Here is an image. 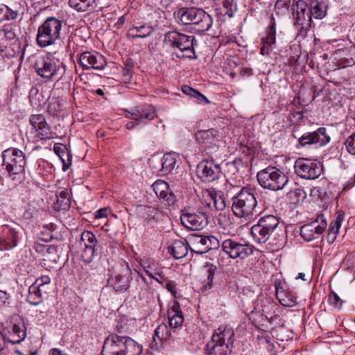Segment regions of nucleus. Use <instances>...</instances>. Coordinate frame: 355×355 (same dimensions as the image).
I'll return each instance as SVG.
<instances>
[{
	"instance_id": "f257e3e1",
	"label": "nucleus",
	"mask_w": 355,
	"mask_h": 355,
	"mask_svg": "<svg viewBox=\"0 0 355 355\" xmlns=\"http://www.w3.org/2000/svg\"><path fill=\"white\" fill-rule=\"evenodd\" d=\"M142 347L126 336L110 334L104 340L102 355H140Z\"/></svg>"
},
{
	"instance_id": "f03ea898",
	"label": "nucleus",
	"mask_w": 355,
	"mask_h": 355,
	"mask_svg": "<svg viewBox=\"0 0 355 355\" xmlns=\"http://www.w3.org/2000/svg\"><path fill=\"white\" fill-rule=\"evenodd\" d=\"M232 201V210L238 218L251 220L261 212L254 194L247 188L241 189Z\"/></svg>"
},
{
	"instance_id": "7ed1b4c3",
	"label": "nucleus",
	"mask_w": 355,
	"mask_h": 355,
	"mask_svg": "<svg viewBox=\"0 0 355 355\" xmlns=\"http://www.w3.org/2000/svg\"><path fill=\"white\" fill-rule=\"evenodd\" d=\"M177 22L183 25H193L198 32L208 31L212 26V17L205 10L197 8H180L174 12Z\"/></svg>"
},
{
	"instance_id": "20e7f679",
	"label": "nucleus",
	"mask_w": 355,
	"mask_h": 355,
	"mask_svg": "<svg viewBox=\"0 0 355 355\" xmlns=\"http://www.w3.org/2000/svg\"><path fill=\"white\" fill-rule=\"evenodd\" d=\"M234 331L227 327L214 331L206 346L207 355H230L234 343Z\"/></svg>"
},
{
	"instance_id": "39448f33",
	"label": "nucleus",
	"mask_w": 355,
	"mask_h": 355,
	"mask_svg": "<svg viewBox=\"0 0 355 355\" xmlns=\"http://www.w3.org/2000/svg\"><path fill=\"white\" fill-rule=\"evenodd\" d=\"M62 21L55 17H48L37 29V44L42 47L53 45L60 38Z\"/></svg>"
},
{
	"instance_id": "423d86ee",
	"label": "nucleus",
	"mask_w": 355,
	"mask_h": 355,
	"mask_svg": "<svg viewBox=\"0 0 355 355\" xmlns=\"http://www.w3.org/2000/svg\"><path fill=\"white\" fill-rule=\"evenodd\" d=\"M259 184L266 189L273 191H280L289 182L288 175L276 166H269L257 174Z\"/></svg>"
},
{
	"instance_id": "0eeeda50",
	"label": "nucleus",
	"mask_w": 355,
	"mask_h": 355,
	"mask_svg": "<svg viewBox=\"0 0 355 355\" xmlns=\"http://www.w3.org/2000/svg\"><path fill=\"white\" fill-rule=\"evenodd\" d=\"M195 37L177 31H168L164 35V44L171 47L179 49L182 53L185 52V55L182 57L194 58H196L193 49Z\"/></svg>"
},
{
	"instance_id": "6e6552de",
	"label": "nucleus",
	"mask_w": 355,
	"mask_h": 355,
	"mask_svg": "<svg viewBox=\"0 0 355 355\" xmlns=\"http://www.w3.org/2000/svg\"><path fill=\"white\" fill-rule=\"evenodd\" d=\"M223 252L231 259L243 260L253 254L254 246L243 239H225L221 244Z\"/></svg>"
},
{
	"instance_id": "1a4fd4ad",
	"label": "nucleus",
	"mask_w": 355,
	"mask_h": 355,
	"mask_svg": "<svg viewBox=\"0 0 355 355\" xmlns=\"http://www.w3.org/2000/svg\"><path fill=\"white\" fill-rule=\"evenodd\" d=\"M26 157L24 153L17 148H9L3 153V165L10 174L17 175L24 171Z\"/></svg>"
},
{
	"instance_id": "9d476101",
	"label": "nucleus",
	"mask_w": 355,
	"mask_h": 355,
	"mask_svg": "<svg viewBox=\"0 0 355 355\" xmlns=\"http://www.w3.org/2000/svg\"><path fill=\"white\" fill-rule=\"evenodd\" d=\"M20 51L15 33L8 28H0V53L3 58H14Z\"/></svg>"
},
{
	"instance_id": "9b49d317",
	"label": "nucleus",
	"mask_w": 355,
	"mask_h": 355,
	"mask_svg": "<svg viewBox=\"0 0 355 355\" xmlns=\"http://www.w3.org/2000/svg\"><path fill=\"white\" fill-rule=\"evenodd\" d=\"M35 69L37 73L43 78L52 79L57 77L60 71H64L65 67L57 62L50 56H39L35 62Z\"/></svg>"
},
{
	"instance_id": "f8f14e48",
	"label": "nucleus",
	"mask_w": 355,
	"mask_h": 355,
	"mask_svg": "<svg viewBox=\"0 0 355 355\" xmlns=\"http://www.w3.org/2000/svg\"><path fill=\"white\" fill-rule=\"evenodd\" d=\"M209 216L206 211H198L191 212L183 211L180 216L182 224L187 229L200 230L205 227L209 223Z\"/></svg>"
},
{
	"instance_id": "ddd939ff",
	"label": "nucleus",
	"mask_w": 355,
	"mask_h": 355,
	"mask_svg": "<svg viewBox=\"0 0 355 355\" xmlns=\"http://www.w3.org/2000/svg\"><path fill=\"white\" fill-rule=\"evenodd\" d=\"M295 171L301 178L314 180L320 175L322 169L318 163L302 158L295 162Z\"/></svg>"
},
{
	"instance_id": "4468645a",
	"label": "nucleus",
	"mask_w": 355,
	"mask_h": 355,
	"mask_svg": "<svg viewBox=\"0 0 355 355\" xmlns=\"http://www.w3.org/2000/svg\"><path fill=\"white\" fill-rule=\"evenodd\" d=\"M277 304L266 295H260L254 302L252 315L260 314L263 320H272L275 315Z\"/></svg>"
},
{
	"instance_id": "2eb2a0df",
	"label": "nucleus",
	"mask_w": 355,
	"mask_h": 355,
	"mask_svg": "<svg viewBox=\"0 0 355 355\" xmlns=\"http://www.w3.org/2000/svg\"><path fill=\"white\" fill-rule=\"evenodd\" d=\"M219 246L218 240L214 236L193 235L189 238V247L196 254H203Z\"/></svg>"
},
{
	"instance_id": "dca6fc26",
	"label": "nucleus",
	"mask_w": 355,
	"mask_h": 355,
	"mask_svg": "<svg viewBox=\"0 0 355 355\" xmlns=\"http://www.w3.org/2000/svg\"><path fill=\"white\" fill-rule=\"evenodd\" d=\"M197 175L205 182H211L218 178L220 168L211 159H203L197 166Z\"/></svg>"
},
{
	"instance_id": "f3484780",
	"label": "nucleus",
	"mask_w": 355,
	"mask_h": 355,
	"mask_svg": "<svg viewBox=\"0 0 355 355\" xmlns=\"http://www.w3.org/2000/svg\"><path fill=\"white\" fill-rule=\"evenodd\" d=\"M330 141V137L327 133L325 128H319L315 131L305 132L298 138V144L302 147H306L312 144L324 146Z\"/></svg>"
},
{
	"instance_id": "a211bd4d",
	"label": "nucleus",
	"mask_w": 355,
	"mask_h": 355,
	"mask_svg": "<svg viewBox=\"0 0 355 355\" xmlns=\"http://www.w3.org/2000/svg\"><path fill=\"white\" fill-rule=\"evenodd\" d=\"M79 64L84 69H103L107 64L106 59L98 53L85 51L79 57Z\"/></svg>"
},
{
	"instance_id": "6ab92c4d",
	"label": "nucleus",
	"mask_w": 355,
	"mask_h": 355,
	"mask_svg": "<svg viewBox=\"0 0 355 355\" xmlns=\"http://www.w3.org/2000/svg\"><path fill=\"white\" fill-rule=\"evenodd\" d=\"M97 240L95 235L89 231H84L80 237V245L84 248V251L82 254V259L86 263H89L92 261L95 254V246Z\"/></svg>"
},
{
	"instance_id": "aec40b11",
	"label": "nucleus",
	"mask_w": 355,
	"mask_h": 355,
	"mask_svg": "<svg viewBox=\"0 0 355 355\" xmlns=\"http://www.w3.org/2000/svg\"><path fill=\"white\" fill-rule=\"evenodd\" d=\"M156 116L155 109L150 105L137 107L132 111H125V117L137 120L140 125H146Z\"/></svg>"
},
{
	"instance_id": "412c9836",
	"label": "nucleus",
	"mask_w": 355,
	"mask_h": 355,
	"mask_svg": "<svg viewBox=\"0 0 355 355\" xmlns=\"http://www.w3.org/2000/svg\"><path fill=\"white\" fill-rule=\"evenodd\" d=\"M19 232L9 225H4L0 236V250H9L17 246Z\"/></svg>"
},
{
	"instance_id": "4be33fe9",
	"label": "nucleus",
	"mask_w": 355,
	"mask_h": 355,
	"mask_svg": "<svg viewBox=\"0 0 355 355\" xmlns=\"http://www.w3.org/2000/svg\"><path fill=\"white\" fill-rule=\"evenodd\" d=\"M275 294L279 302L284 306L292 307L297 304V297L295 293L282 283L275 284Z\"/></svg>"
},
{
	"instance_id": "5701e85b",
	"label": "nucleus",
	"mask_w": 355,
	"mask_h": 355,
	"mask_svg": "<svg viewBox=\"0 0 355 355\" xmlns=\"http://www.w3.org/2000/svg\"><path fill=\"white\" fill-rule=\"evenodd\" d=\"M334 57L340 67H352L355 64V47L350 46L338 49L334 51Z\"/></svg>"
},
{
	"instance_id": "b1692460",
	"label": "nucleus",
	"mask_w": 355,
	"mask_h": 355,
	"mask_svg": "<svg viewBox=\"0 0 355 355\" xmlns=\"http://www.w3.org/2000/svg\"><path fill=\"white\" fill-rule=\"evenodd\" d=\"M202 204L210 211H223L226 207L224 196L216 191H207L203 195Z\"/></svg>"
},
{
	"instance_id": "393cba45",
	"label": "nucleus",
	"mask_w": 355,
	"mask_h": 355,
	"mask_svg": "<svg viewBox=\"0 0 355 355\" xmlns=\"http://www.w3.org/2000/svg\"><path fill=\"white\" fill-rule=\"evenodd\" d=\"M30 123L38 133L40 139H49L53 137L49 125L42 114H33L30 117Z\"/></svg>"
},
{
	"instance_id": "a878e982",
	"label": "nucleus",
	"mask_w": 355,
	"mask_h": 355,
	"mask_svg": "<svg viewBox=\"0 0 355 355\" xmlns=\"http://www.w3.org/2000/svg\"><path fill=\"white\" fill-rule=\"evenodd\" d=\"M196 139L200 146L209 148L216 146L220 139V135L217 130L211 128L198 131L196 133Z\"/></svg>"
},
{
	"instance_id": "bb28decb",
	"label": "nucleus",
	"mask_w": 355,
	"mask_h": 355,
	"mask_svg": "<svg viewBox=\"0 0 355 355\" xmlns=\"http://www.w3.org/2000/svg\"><path fill=\"white\" fill-rule=\"evenodd\" d=\"M266 35L261 39L263 46L261 48V55H269L271 47L276 42V24L273 15H271L270 24L266 30Z\"/></svg>"
},
{
	"instance_id": "cd10ccee",
	"label": "nucleus",
	"mask_w": 355,
	"mask_h": 355,
	"mask_svg": "<svg viewBox=\"0 0 355 355\" xmlns=\"http://www.w3.org/2000/svg\"><path fill=\"white\" fill-rule=\"evenodd\" d=\"M157 196L165 201L168 205H173L176 202V198L170 190L168 184L162 180L155 181L152 185Z\"/></svg>"
},
{
	"instance_id": "c85d7f7f",
	"label": "nucleus",
	"mask_w": 355,
	"mask_h": 355,
	"mask_svg": "<svg viewBox=\"0 0 355 355\" xmlns=\"http://www.w3.org/2000/svg\"><path fill=\"white\" fill-rule=\"evenodd\" d=\"M157 338L160 340H166L170 345L175 346V343L180 344V338L178 337L175 330H168L166 324L162 323L155 330L153 341Z\"/></svg>"
},
{
	"instance_id": "c756f323",
	"label": "nucleus",
	"mask_w": 355,
	"mask_h": 355,
	"mask_svg": "<svg viewBox=\"0 0 355 355\" xmlns=\"http://www.w3.org/2000/svg\"><path fill=\"white\" fill-rule=\"evenodd\" d=\"M11 331L10 336L12 338H8V341L12 344L20 343L24 340L26 336V327L24 322L21 318H17L15 321L12 320L8 327Z\"/></svg>"
},
{
	"instance_id": "7c9ffc66",
	"label": "nucleus",
	"mask_w": 355,
	"mask_h": 355,
	"mask_svg": "<svg viewBox=\"0 0 355 355\" xmlns=\"http://www.w3.org/2000/svg\"><path fill=\"white\" fill-rule=\"evenodd\" d=\"M319 226L316 222H311L302 225L300 228V235L306 241H311L318 239L324 232V226Z\"/></svg>"
},
{
	"instance_id": "2f4dec72",
	"label": "nucleus",
	"mask_w": 355,
	"mask_h": 355,
	"mask_svg": "<svg viewBox=\"0 0 355 355\" xmlns=\"http://www.w3.org/2000/svg\"><path fill=\"white\" fill-rule=\"evenodd\" d=\"M169 325L173 330L181 327L184 322V316L180 309V304L175 301L168 311Z\"/></svg>"
},
{
	"instance_id": "473e14b6",
	"label": "nucleus",
	"mask_w": 355,
	"mask_h": 355,
	"mask_svg": "<svg viewBox=\"0 0 355 355\" xmlns=\"http://www.w3.org/2000/svg\"><path fill=\"white\" fill-rule=\"evenodd\" d=\"M307 4L303 0H298L295 5V8L293 10V19L295 25H303L308 19L311 21V18L309 11L307 10Z\"/></svg>"
},
{
	"instance_id": "72a5a7b5",
	"label": "nucleus",
	"mask_w": 355,
	"mask_h": 355,
	"mask_svg": "<svg viewBox=\"0 0 355 355\" xmlns=\"http://www.w3.org/2000/svg\"><path fill=\"white\" fill-rule=\"evenodd\" d=\"M100 0H69V5L71 8L78 12L92 11L101 9L98 6Z\"/></svg>"
},
{
	"instance_id": "f704fd0d",
	"label": "nucleus",
	"mask_w": 355,
	"mask_h": 355,
	"mask_svg": "<svg viewBox=\"0 0 355 355\" xmlns=\"http://www.w3.org/2000/svg\"><path fill=\"white\" fill-rule=\"evenodd\" d=\"M257 223L272 235L279 228V220L277 216L268 214L260 218Z\"/></svg>"
},
{
	"instance_id": "c9c22d12",
	"label": "nucleus",
	"mask_w": 355,
	"mask_h": 355,
	"mask_svg": "<svg viewBox=\"0 0 355 355\" xmlns=\"http://www.w3.org/2000/svg\"><path fill=\"white\" fill-rule=\"evenodd\" d=\"M47 289H42L32 284L28 288L27 301L32 305H38L43 300V295L47 294Z\"/></svg>"
},
{
	"instance_id": "e433bc0d",
	"label": "nucleus",
	"mask_w": 355,
	"mask_h": 355,
	"mask_svg": "<svg viewBox=\"0 0 355 355\" xmlns=\"http://www.w3.org/2000/svg\"><path fill=\"white\" fill-rule=\"evenodd\" d=\"M57 201L54 204V209L57 211L67 210L71 206V199L67 189L61 190L56 194Z\"/></svg>"
},
{
	"instance_id": "4c0bfd02",
	"label": "nucleus",
	"mask_w": 355,
	"mask_h": 355,
	"mask_svg": "<svg viewBox=\"0 0 355 355\" xmlns=\"http://www.w3.org/2000/svg\"><path fill=\"white\" fill-rule=\"evenodd\" d=\"M168 252L175 259H180L187 254L188 249L183 241L176 240L168 247Z\"/></svg>"
},
{
	"instance_id": "58836bf2",
	"label": "nucleus",
	"mask_w": 355,
	"mask_h": 355,
	"mask_svg": "<svg viewBox=\"0 0 355 355\" xmlns=\"http://www.w3.org/2000/svg\"><path fill=\"white\" fill-rule=\"evenodd\" d=\"M251 235L254 241L259 243H266L271 234L258 223L251 227Z\"/></svg>"
},
{
	"instance_id": "ea45409f",
	"label": "nucleus",
	"mask_w": 355,
	"mask_h": 355,
	"mask_svg": "<svg viewBox=\"0 0 355 355\" xmlns=\"http://www.w3.org/2000/svg\"><path fill=\"white\" fill-rule=\"evenodd\" d=\"M203 270L207 275V279L203 282L202 290L207 291L213 286V279L216 271V266L212 263H207Z\"/></svg>"
},
{
	"instance_id": "a19ab883",
	"label": "nucleus",
	"mask_w": 355,
	"mask_h": 355,
	"mask_svg": "<svg viewBox=\"0 0 355 355\" xmlns=\"http://www.w3.org/2000/svg\"><path fill=\"white\" fill-rule=\"evenodd\" d=\"M153 31V28L150 26L141 25L131 28L130 33H131L133 38H145L151 35Z\"/></svg>"
},
{
	"instance_id": "79ce46f5",
	"label": "nucleus",
	"mask_w": 355,
	"mask_h": 355,
	"mask_svg": "<svg viewBox=\"0 0 355 355\" xmlns=\"http://www.w3.org/2000/svg\"><path fill=\"white\" fill-rule=\"evenodd\" d=\"M309 14L311 18L313 17L315 19H320L325 16V11L323 10V3L317 0H313L309 5Z\"/></svg>"
},
{
	"instance_id": "37998d69",
	"label": "nucleus",
	"mask_w": 355,
	"mask_h": 355,
	"mask_svg": "<svg viewBox=\"0 0 355 355\" xmlns=\"http://www.w3.org/2000/svg\"><path fill=\"white\" fill-rule=\"evenodd\" d=\"M162 172L164 174L170 173L175 166V155L171 153L165 154L162 159Z\"/></svg>"
},
{
	"instance_id": "c03bdc74",
	"label": "nucleus",
	"mask_w": 355,
	"mask_h": 355,
	"mask_svg": "<svg viewBox=\"0 0 355 355\" xmlns=\"http://www.w3.org/2000/svg\"><path fill=\"white\" fill-rule=\"evenodd\" d=\"M182 92L187 96L195 98L199 103L205 102L206 104H209L210 103L206 96L190 86L183 85L182 87Z\"/></svg>"
},
{
	"instance_id": "a18cd8bd",
	"label": "nucleus",
	"mask_w": 355,
	"mask_h": 355,
	"mask_svg": "<svg viewBox=\"0 0 355 355\" xmlns=\"http://www.w3.org/2000/svg\"><path fill=\"white\" fill-rule=\"evenodd\" d=\"M306 196V192L300 188H295L291 189L288 193L287 197L293 204H298L305 199Z\"/></svg>"
},
{
	"instance_id": "49530a36",
	"label": "nucleus",
	"mask_w": 355,
	"mask_h": 355,
	"mask_svg": "<svg viewBox=\"0 0 355 355\" xmlns=\"http://www.w3.org/2000/svg\"><path fill=\"white\" fill-rule=\"evenodd\" d=\"M67 149L66 146L62 144H55L53 146L54 153L59 156L62 162V170L66 171L69 168V165L65 162L64 157H69V154L67 152Z\"/></svg>"
},
{
	"instance_id": "de8ad7c7",
	"label": "nucleus",
	"mask_w": 355,
	"mask_h": 355,
	"mask_svg": "<svg viewBox=\"0 0 355 355\" xmlns=\"http://www.w3.org/2000/svg\"><path fill=\"white\" fill-rule=\"evenodd\" d=\"M134 69V62L131 59H127L124 63V67L122 70V78L125 83L130 82Z\"/></svg>"
},
{
	"instance_id": "09e8293b",
	"label": "nucleus",
	"mask_w": 355,
	"mask_h": 355,
	"mask_svg": "<svg viewBox=\"0 0 355 355\" xmlns=\"http://www.w3.org/2000/svg\"><path fill=\"white\" fill-rule=\"evenodd\" d=\"M112 286L116 292H122L129 288V281L125 277L116 276L113 281Z\"/></svg>"
},
{
	"instance_id": "8fccbe9b",
	"label": "nucleus",
	"mask_w": 355,
	"mask_h": 355,
	"mask_svg": "<svg viewBox=\"0 0 355 355\" xmlns=\"http://www.w3.org/2000/svg\"><path fill=\"white\" fill-rule=\"evenodd\" d=\"M62 106V105L58 98H52L49 101L47 110L50 114L55 116L61 111Z\"/></svg>"
},
{
	"instance_id": "3c124183",
	"label": "nucleus",
	"mask_w": 355,
	"mask_h": 355,
	"mask_svg": "<svg viewBox=\"0 0 355 355\" xmlns=\"http://www.w3.org/2000/svg\"><path fill=\"white\" fill-rule=\"evenodd\" d=\"M0 11L3 14V17L0 19V22L3 19L12 20L17 18L18 12L11 10L8 6L2 5L0 7Z\"/></svg>"
},
{
	"instance_id": "603ef678",
	"label": "nucleus",
	"mask_w": 355,
	"mask_h": 355,
	"mask_svg": "<svg viewBox=\"0 0 355 355\" xmlns=\"http://www.w3.org/2000/svg\"><path fill=\"white\" fill-rule=\"evenodd\" d=\"M223 6L226 9L225 14L228 15L229 17H232L236 10V0H223Z\"/></svg>"
},
{
	"instance_id": "864d4df0",
	"label": "nucleus",
	"mask_w": 355,
	"mask_h": 355,
	"mask_svg": "<svg viewBox=\"0 0 355 355\" xmlns=\"http://www.w3.org/2000/svg\"><path fill=\"white\" fill-rule=\"evenodd\" d=\"M347 152L355 155V132L347 137L345 142Z\"/></svg>"
},
{
	"instance_id": "5fc2aeb1",
	"label": "nucleus",
	"mask_w": 355,
	"mask_h": 355,
	"mask_svg": "<svg viewBox=\"0 0 355 355\" xmlns=\"http://www.w3.org/2000/svg\"><path fill=\"white\" fill-rule=\"evenodd\" d=\"M139 213L146 218H150L154 217L155 209L154 207L148 205H141L139 207Z\"/></svg>"
},
{
	"instance_id": "6e6d98bb",
	"label": "nucleus",
	"mask_w": 355,
	"mask_h": 355,
	"mask_svg": "<svg viewBox=\"0 0 355 355\" xmlns=\"http://www.w3.org/2000/svg\"><path fill=\"white\" fill-rule=\"evenodd\" d=\"M51 282V278L47 275H43L40 277H38L35 282L33 284L36 286H39V288H42V289H47L48 286Z\"/></svg>"
},
{
	"instance_id": "4d7b16f0",
	"label": "nucleus",
	"mask_w": 355,
	"mask_h": 355,
	"mask_svg": "<svg viewBox=\"0 0 355 355\" xmlns=\"http://www.w3.org/2000/svg\"><path fill=\"white\" fill-rule=\"evenodd\" d=\"M291 0H277L275 5V10L277 13L287 11Z\"/></svg>"
},
{
	"instance_id": "13d9d810",
	"label": "nucleus",
	"mask_w": 355,
	"mask_h": 355,
	"mask_svg": "<svg viewBox=\"0 0 355 355\" xmlns=\"http://www.w3.org/2000/svg\"><path fill=\"white\" fill-rule=\"evenodd\" d=\"M329 302L332 306L338 309H340L343 304L340 297L334 291H331L329 295Z\"/></svg>"
},
{
	"instance_id": "bf43d9fd",
	"label": "nucleus",
	"mask_w": 355,
	"mask_h": 355,
	"mask_svg": "<svg viewBox=\"0 0 355 355\" xmlns=\"http://www.w3.org/2000/svg\"><path fill=\"white\" fill-rule=\"evenodd\" d=\"M338 223H336L335 221H332L331 223H330V225H329V234H328V236L329 238L331 236V234H333L334 236L332 237V241H334L335 239H336V235L339 232V229L341 226V225H337Z\"/></svg>"
},
{
	"instance_id": "052dcab7",
	"label": "nucleus",
	"mask_w": 355,
	"mask_h": 355,
	"mask_svg": "<svg viewBox=\"0 0 355 355\" xmlns=\"http://www.w3.org/2000/svg\"><path fill=\"white\" fill-rule=\"evenodd\" d=\"M355 186V174L343 184V191H347Z\"/></svg>"
},
{
	"instance_id": "680f3d73",
	"label": "nucleus",
	"mask_w": 355,
	"mask_h": 355,
	"mask_svg": "<svg viewBox=\"0 0 355 355\" xmlns=\"http://www.w3.org/2000/svg\"><path fill=\"white\" fill-rule=\"evenodd\" d=\"M345 218V212L343 210H338L336 214V218L334 221L338 223L337 225H341Z\"/></svg>"
},
{
	"instance_id": "e2e57ef3",
	"label": "nucleus",
	"mask_w": 355,
	"mask_h": 355,
	"mask_svg": "<svg viewBox=\"0 0 355 355\" xmlns=\"http://www.w3.org/2000/svg\"><path fill=\"white\" fill-rule=\"evenodd\" d=\"M313 222H316V224H319V226L322 225V224H324V231L327 228V221L326 218L324 217V215L321 214L318 216L315 220H314Z\"/></svg>"
},
{
	"instance_id": "0e129e2a",
	"label": "nucleus",
	"mask_w": 355,
	"mask_h": 355,
	"mask_svg": "<svg viewBox=\"0 0 355 355\" xmlns=\"http://www.w3.org/2000/svg\"><path fill=\"white\" fill-rule=\"evenodd\" d=\"M252 74V69L250 68H242L240 70V75L241 76H250Z\"/></svg>"
},
{
	"instance_id": "69168bd1",
	"label": "nucleus",
	"mask_w": 355,
	"mask_h": 355,
	"mask_svg": "<svg viewBox=\"0 0 355 355\" xmlns=\"http://www.w3.org/2000/svg\"><path fill=\"white\" fill-rule=\"evenodd\" d=\"M138 125H140V124L139 123V122L137 121V120H132L130 121H128L125 126H126V128L128 129V130H132L134 129L136 126H138Z\"/></svg>"
},
{
	"instance_id": "338daca9",
	"label": "nucleus",
	"mask_w": 355,
	"mask_h": 355,
	"mask_svg": "<svg viewBox=\"0 0 355 355\" xmlns=\"http://www.w3.org/2000/svg\"><path fill=\"white\" fill-rule=\"evenodd\" d=\"M108 210L107 209H101L96 211V218H103L107 216Z\"/></svg>"
},
{
	"instance_id": "774afa93",
	"label": "nucleus",
	"mask_w": 355,
	"mask_h": 355,
	"mask_svg": "<svg viewBox=\"0 0 355 355\" xmlns=\"http://www.w3.org/2000/svg\"><path fill=\"white\" fill-rule=\"evenodd\" d=\"M155 275H157L155 276V278L154 279L156 280L159 284H163L165 282H166L165 277L162 274L159 272H155Z\"/></svg>"
}]
</instances>
